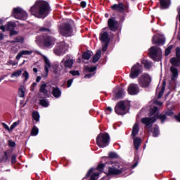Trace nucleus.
<instances>
[{
	"label": "nucleus",
	"instance_id": "nucleus-1",
	"mask_svg": "<svg viewBox=\"0 0 180 180\" xmlns=\"http://www.w3.org/2000/svg\"><path fill=\"white\" fill-rule=\"evenodd\" d=\"M30 12L35 18H46L50 12V6L46 1H37L31 7Z\"/></svg>",
	"mask_w": 180,
	"mask_h": 180
},
{
	"label": "nucleus",
	"instance_id": "nucleus-2",
	"mask_svg": "<svg viewBox=\"0 0 180 180\" xmlns=\"http://www.w3.org/2000/svg\"><path fill=\"white\" fill-rule=\"evenodd\" d=\"M158 110V108L157 107H153L150 109V116H153L154 117H143L141 119V123L146 125L147 129H149V127H151L153 126V124L157 120V118H158V115L155 113H157V111Z\"/></svg>",
	"mask_w": 180,
	"mask_h": 180
},
{
	"label": "nucleus",
	"instance_id": "nucleus-3",
	"mask_svg": "<svg viewBox=\"0 0 180 180\" xmlns=\"http://www.w3.org/2000/svg\"><path fill=\"white\" fill-rule=\"evenodd\" d=\"M105 165H108V174L110 175H119L123 171V169L120 167V164L117 162H110L105 163Z\"/></svg>",
	"mask_w": 180,
	"mask_h": 180
},
{
	"label": "nucleus",
	"instance_id": "nucleus-4",
	"mask_svg": "<svg viewBox=\"0 0 180 180\" xmlns=\"http://www.w3.org/2000/svg\"><path fill=\"white\" fill-rule=\"evenodd\" d=\"M109 134L101 133L96 139L97 146H98L100 148H105V147L109 146Z\"/></svg>",
	"mask_w": 180,
	"mask_h": 180
},
{
	"label": "nucleus",
	"instance_id": "nucleus-5",
	"mask_svg": "<svg viewBox=\"0 0 180 180\" xmlns=\"http://www.w3.org/2000/svg\"><path fill=\"white\" fill-rule=\"evenodd\" d=\"M115 112L117 115H123L129 112L127 108V103L124 101H120L117 103L115 108Z\"/></svg>",
	"mask_w": 180,
	"mask_h": 180
},
{
	"label": "nucleus",
	"instance_id": "nucleus-6",
	"mask_svg": "<svg viewBox=\"0 0 180 180\" xmlns=\"http://www.w3.org/2000/svg\"><path fill=\"white\" fill-rule=\"evenodd\" d=\"M149 56L155 61H160L161 60V56H162V51L159 47L152 46L149 49Z\"/></svg>",
	"mask_w": 180,
	"mask_h": 180
},
{
	"label": "nucleus",
	"instance_id": "nucleus-7",
	"mask_svg": "<svg viewBox=\"0 0 180 180\" xmlns=\"http://www.w3.org/2000/svg\"><path fill=\"white\" fill-rule=\"evenodd\" d=\"M74 63H75V60L72 57L66 56L60 63V66L61 68H68L71 70L72 65H74Z\"/></svg>",
	"mask_w": 180,
	"mask_h": 180
},
{
	"label": "nucleus",
	"instance_id": "nucleus-8",
	"mask_svg": "<svg viewBox=\"0 0 180 180\" xmlns=\"http://www.w3.org/2000/svg\"><path fill=\"white\" fill-rule=\"evenodd\" d=\"M67 50H68V45L65 44V42L61 41L56 44L53 53H55L56 56H61V54H64Z\"/></svg>",
	"mask_w": 180,
	"mask_h": 180
},
{
	"label": "nucleus",
	"instance_id": "nucleus-9",
	"mask_svg": "<svg viewBox=\"0 0 180 180\" xmlns=\"http://www.w3.org/2000/svg\"><path fill=\"white\" fill-rule=\"evenodd\" d=\"M59 32L60 34L68 37L72 35V33L74 32V26L70 23L65 24L60 28Z\"/></svg>",
	"mask_w": 180,
	"mask_h": 180
},
{
	"label": "nucleus",
	"instance_id": "nucleus-10",
	"mask_svg": "<svg viewBox=\"0 0 180 180\" xmlns=\"http://www.w3.org/2000/svg\"><path fill=\"white\" fill-rule=\"evenodd\" d=\"M13 16L15 19H20L21 20H26L27 19V13L22 8L18 7L13 9Z\"/></svg>",
	"mask_w": 180,
	"mask_h": 180
},
{
	"label": "nucleus",
	"instance_id": "nucleus-11",
	"mask_svg": "<svg viewBox=\"0 0 180 180\" xmlns=\"http://www.w3.org/2000/svg\"><path fill=\"white\" fill-rule=\"evenodd\" d=\"M139 84L142 88H147L151 84V77L148 74H143L139 78Z\"/></svg>",
	"mask_w": 180,
	"mask_h": 180
},
{
	"label": "nucleus",
	"instance_id": "nucleus-12",
	"mask_svg": "<svg viewBox=\"0 0 180 180\" xmlns=\"http://www.w3.org/2000/svg\"><path fill=\"white\" fill-rule=\"evenodd\" d=\"M143 72V66L137 63L131 68L130 77L132 79L137 78Z\"/></svg>",
	"mask_w": 180,
	"mask_h": 180
},
{
	"label": "nucleus",
	"instance_id": "nucleus-13",
	"mask_svg": "<svg viewBox=\"0 0 180 180\" xmlns=\"http://www.w3.org/2000/svg\"><path fill=\"white\" fill-rule=\"evenodd\" d=\"M44 61L45 63L44 65V70H45V74L43 75L45 78L47 77V75H49V70L51 68V63H50V60H49V58H47L46 56H43Z\"/></svg>",
	"mask_w": 180,
	"mask_h": 180
},
{
	"label": "nucleus",
	"instance_id": "nucleus-14",
	"mask_svg": "<svg viewBox=\"0 0 180 180\" xmlns=\"http://www.w3.org/2000/svg\"><path fill=\"white\" fill-rule=\"evenodd\" d=\"M128 92L129 95H137V93L139 92V85L136 84H131L128 87Z\"/></svg>",
	"mask_w": 180,
	"mask_h": 180
},
{
	"label": "nucleus",
	"instance_id": "nucleus-15",
	"mask_svg": "<svg viewBox=\"0 0 180 180\" xmlns=\"http://www.w3.org/2000/svg\"><path fill=\"white\" fill-rule=\"evenodd\" d=\"M105 30H106V29H104L101 32L100 34V40L101 43H109L110 40V39L109 38V34L106 32Z\"/></svg>",
	"mask_w": 180,
	"mask_h": 180
},
{
	"label": "nucleus",
	"instance_id": "nucleus-16",
	"mask_svg": "<svg viewBox=\"0 0 180 180\" xmlns=\"http://www.w3.org/2000/svg\"><path fill=\"white\" fill-rule=\"evenodd\" d=\"M15 22H8L5 26H0V30H2V32H6V30L11 32V30H13V29H15Z\"/></svg>",
	"mask_w": 180,
	"mask_h": 180
},
{
	"label": "nucleus",
	"instance_id": "nucleus-17",
	"mask_svg": "<svg viewBox=\"0 0 180 180\" xmlns=\"http://www.w3.org/2000/svg\"><path fill=\"white\" fill-rule=\"evenodd\" d=\"M44 43L46 47H51L54 46V43H56V39L51 37H46L44 38Z\"/></svg>",
	"mask_w": 180,
	"mask_h": 180
},
{
	"label": "nucleus",
	"instance_id": "nucleus-18",
	"mask_svg": "<svg viewBox=\"0 0 180 180\" xmlns=\"http://www.w3.org/2000/svg\"><path fill=\"white\" fill-rule=\"evenodd\" d=\"M108 26L110 30L115 31L117 30V21L115 18H110L108 20Z\"/></svg>",
	"mask_w": 180,
	"mask_h": 180
},
{
	"label": "nucleus",
	"instance_id": "nucleus-19",
	"mask_svg": "<svg viewBox=\"0 0 180 180\" xmlns=\"http://www.w3.org/2000/svg\"><path fill=\"white\" fill-rule=\"evenodd\" d=\"M111 8L113 9V11H118V12H124V9L126 7L123 5V4L120 3L119 4H114L111 6Z\"/></svg>",
	"mask_w": 180,
	"mask_h": 180
},
{
	"label": "nucleus",
	"instance_id": "nucleus-20",
	"mask_svg": "<svg viewBox=\"0 0 180 180\" xmlns=\"http://www.w3.org/2000/svg\"><path fill=\"white\" fill-rule=\"evenodd\" d=\"M51 87L47 84H46V83H42L41 86H40V92H41L42 94H47L48 92H50L51 91Z\"/></svg>",
	"mask_w": 180,
	"mask_h": 180
},
{
	"label": "nucleus",
	"instance_id": "nucleus-21",
	"mask_svg": "<svg viewBox=\"0 0 180 180\" xmlns=\"http://www.w3.org/2000/svg\"><path fill=\"white\" fill-rule=\"evenodd\" d=\"M170 71L172 72V80L175 81L176 78H178V69L175 66H172Z\"/></svg>",
	"mask_w": 180,
	"mask_h": 180
},
{
	"label": "nucleus",
	"instance_id": "nucleus-22",
	"mask_svg": "<svg viewBox=\"0 0 180 180\" xmlns=\"http://www.w3.org/2000/svg\"><path fill=\"white\" fill-rule=\"evenodd\" d=\"M157 36H154L152 39V43L153 44H164L165 43V38L159 39Z\"/></svg>",
	"mask_w": 180,
	"mask_h": 180
},
{
	"label": "nucleus",
	"instance_id": "nucleus-23",
	"mask_svg": "<svg viewBox=\"0 0 180 180\" xmlns=\"http://www.w3.org/2000/svg\"><path fill=\"white\" fill-rule=\"evenodd\" d=\"M30 54H32V51H21L16 56L15 58L16 60H20V58L23 57V56H30Z\"/></svg>",
	"mask_w": 180,
	"mask_h": 180
},
{
	"label": "nucleus",
	"instance_id": "nucleus-24",
	"mask_svg": "<svg viewBox=\"0 0 180 180\" xmlns=\"http://www.w3.org/2000/svg\"><path fill=\"white\" fill-rule=\"evenodd\" d=\"M160 2L162 9H167L171 4V0H160Z\"/></svg>",
	"mask_w": 180,
	"mask_h": 180
},
{
	"label": "nucleus",
	"instance_id": "nucleus-25",
	"mask_svg": "<svg viewBox=\"0 0 180 180\" xmlns=\"http://www.w3.org/2000/svg\"><path fill=\"white\" fill-rule=\"evenodd\" d=\"M170 63L173 67H179L180 65V58H172L170 59Z\"/></svg>",
	"mask_w": 180,
	"mask_h": 180
},
{
	"label": "nucleus",
	"instance_id": "nucleus-26",
	"mask_svg": "<svg viewBox=\"0 0 180 180\" xmlns=\"http://www.w3.org/2000/svg\"><path fill=\"white\" fill-rule=\"evenodd\" d=\"M52 95L55 98H60L61 96V91L60 90V89L57 87L56 88L53 87Z\"/></svg>",
	"mask_w": 180,
	"mask_h": 180
},
{
	"label": "nucleus",
	"instance_id": "nucleus-27",
	"mask_svg": "<svg viewBox=\"0 0 180 180\" xmlns=\"http://www.w3.org/2000/svg\"><path fill=\"white\" fill-rule=\"evenodd\" d=\"M139 124L137 123L134 124L132 129V134L131 137H136L137 134H139Z\"/></svg>",
	"mask_w": 180,
	"mask_h": 180
},
{
	"label": "nucleus",
	"instance_id": "nucleus-28",
	"mask_svg": "<svg viewBox=\"0 0 180 180\" xmlns=\"http://www.w3.org/2000/svg\"><path fill=\"white\" fill-rule=\"evenodd\" d=\"M134 139V145L136 148V150H139V147H140V145L141 144V139L139 137H132Z\"/></svg>",
	"mask_w": 180,
	"mask_h": 180
},
{
	"label": "nucleus",
	"instance_id": "nucleus-29",
	"mask_svg": "<svg viewBox=\"0 0 180 180\" xmlns=\"http://www.w3.org/2000/svg\"><path fill=\"white\" fill-rule=\"evenodd\" d=\"M164 91H165V84H163L161 90H160L159 88L157 89L156 92L158 94V99H161L162 97V95H164Z\"/></svg>",
	"mask_w": 180,
	"mask_h": 180
},
{
	"label": "nucleus",
	"instance_id": "nucleus-30",
	"mask_svg": "<svg viewBox=\"0 0 180 180\" xmlns=\"http://www.w3.org/2000/svg\"><path fill=\"white\" fill-rule=\"evenodd\" d=\"M22 70H18L13 72L11 75V78H14L15 79H18V77L20 75H22Z\"/></svg>",
	"mask_w": 180,
	"mask_h": 180
},
{
	"label": "nucleus",
	"instance_id": "nucleus-31",
	"mask_svg": "<svg viewBox=\"0 0 180 180\" xmlns=\"http://www.w3.org/2000/svg\"><path fill=\"white\" fill-rule=\"evenodd\" d=\"M141 64H143L145 66V68L147 69L151 68V67H153V63L144 59L141 60Z\"/></svg>",
	"mask_w": 180,
	"mask_h": 180
},
{
	"label": "nucleus",
	"instance_id": "nucleus-32",
	"mask_svg": "<svg viewBox=\"0 0 180 180\" xmlns=\"http://www.w3.org/2000/svg\"><path fill=\"white\" fill-rule=\"evenodd\" d=\"M101 54L102 52L101 51V50H98L93 58V63H97V61H98L99 59L101 58Z\"/></svg>",
	"mask_w": 180,
	"mask_h": 180
},
{
	"label": "nucleus",
	"instance_id": "nucleus-33",
	"mask_svg": "<svg viewBox=\"0 0 180 180\" xmlns=\"http://www.w3.org/2000/svg\"><path fill=\"white\" fill-rule=\"evenodd\" d=\"M39 104L41 105V106H43L44 108H49V105H50L49 101L46 99L39 100Z\"/></svg>",
	"mask_w": 180,
	"mask_h": 180
},
{
	"label": "nucleus",
	"instance_id": "nucleus-34",
	"mask_svg": "<svg viewBox=\"0 0 180 180\" xmlns=\"http://www.w3.org/2000/svg\"><path fill=\"white\" fill-rule=\"evenodd\" d=\"M91 54L92 53L91 51L85 52L82 55V58H84V60H89L91 58Z\"/></svg>",
	"mask_w": 180,
	"mask_h": 180
},
{
	"label": "nucleus",
	"instance_id": "nucleus-35",
	"mask_svg": "<svg viewBox=\"0 0 180 180\" xmlns=\"http://www.w3.org/2000/svg\"><path fill=\"white\" fill-rule=\"evenodd\" d=\"M124 95V89H121L119 90V91L117 93L115 98L117 99H119V98H122Z\"/></svg>",
	"mask_w": 180,
	"mask_h": 180
},
{
	"label": "nucleus",
	"instance_id": "nucleus-36",
	"mask_svg": "<svg viewBox=\"0 0 180 180\" xmlns=\"http://www.w3.org/2000/svg\"><path fill=\"white\" fill-rule=\"evenodd\" d=\"M32 117L36 122H39V120H40V115H39V112H32Z\"/></svg>",
	"mask_w": 180,
	"mask_h": 180
},
{
	"label": "nucleus",
	"instance_id": "nucleus-37",
	"mask_svg": "<svg viewBox=\"0 0 180 180\" xmlns=\"http://www.w3.org/2000/svg\"><path fill=\"white\" fill-rule=\"evenodd\" d=\"M85 70L87 71V72H94V71L96 70V67L86 66Z\"/></svg>",
	"mask_w": 180,
	"mask_h": 180
},
{
	"label": "nucleus",
	"instance_id": "nucleus-38",
	"mask_svg": "<svg viewBox=\"0 0 180 180\" xmlns=\"http://www.w3.org/2000/svg\"><path fill=\"white\" fill-rule=\"evenodd\" d=\"M32 136H37L39 134V129L36 127H34L31 131Z\"/></svg>",
	"mask_w": 180,
	"mask_h": 180
},
{
	"label": "nucleus",
	"instance_id": "nucleus-39",
	"mask_svg": "<svg viewBox=\"0 0 180 180\" xmlns=\"http://www.w3.org/2000/svg\"><path fill=\"white\" fill-rule=\"evenodd\" d=\"M18 94H19L20 98H23L25 96V89L23 86H21L19 89Z\"/></svg>",
	"mask_w": 180,
	"mask_h": 180
},
{
	"label": "nucleus",
	"instance_id": "nucleus-40",
	"mask_svg": "<svg viewBox=\"0 0 180 180\" xmlns=\"http://www.w3.org/2000/svg\"><path fill=\"white\" fill-rule=\"evenodd\" d=\"M99 178V173L98 172H95L93 173V174L91 176L90 180H96Z\"/></svg>",
	"mask_w": 180,
	"mask_h": 180
},
{
	"label": "nucleus",
	"instance_id": "nucleus-41",
	"mask_svg": "<svg viewBox=\"0 0 180 180\" xmlns=\"http://www.w3.org/2000/svg\"><path fill=\"white\" fill-rule=\"evenodd\" d=\"M20 123V121H17L13 123V124L10 127L11 131H12L15 127H16L18 125H19Z\"/></svg>",
	"mask_w": 180,
	"mask_h": 180
},
{
	"label": "nucleus",
	"instance_id": "nucleus-42",
	"mask_svg": "<svg viewBox=\"0 0 180 180\" xmlns=\"http://www.w3.org/2000/svg\"><path fill=\"white\" fill-rule=\"evenodd\" d=\"M172 47H174V46L170 45L167 49H166L165 56H169V53H171V50H172Z\"/></svg>",
	"mask_w": 180,
	"mask_h": 180
},
{
	"label": "nucleus",
	"instance_id": "nucleus-43",
	"mask_svg": "<svg viewBox=\"0 0 180 180\" xmlns=\"http://www.w3.org/2000/svg\"><path fill=\"white\" fill-rule=\"evenodd\" d=\"M7 65H13V67H15V65H18V62L10 60L7 62Z\"/></svg>",
	"mask_w": 180,
	"mask_h": 180
},
{
	"label": "nucleus",
	"instance_id": "nucleus-44",
	"mask_svg": "<svg viewBox=\"0 0 180 180\" xmlns=\"http://www.w3.org/2000/svg\"><path fill=\"white\" fill-rule=\"evenodd\" d=\"M22 77L25 78V81H27V79H29V72H27V71H25L22 73Z\"/></svg>",
	"mask_w": 180,
	"mask_h": 180
},
{
	"label": "nucleus",
	"instance_id": "nucleus-45",
	"mask_svg": "<svg viewBox=\"0 0 180 180\" xmlns=\"http://www.w3.org/2000/svg\"><path fill=\"white\" fill-rule=\"evenodd\" d=\"M158 134H160V131L158 127H155L153 131V137H158Z\"/></svg>",
	"mask_w": 180,
	"mask_h": 180
},
{
	"label": "nucleus",
	"instance_id": "nucleus-46",
	"mask_svg": "<svg viewBox=\"0 0 180 180\" xmlns=\"http://www.w3.org/2000/svg\"><path fill=\"white\" fill-rule=\"evenodd\" d=\"M103 44V49H102V51H106V50H108V45L109 44V43H102Z\"/></svg>",
	"mask_w": 180,
	"mask_h": 180
},
{
	"label": "nucleus",
	"instance_id": "nucleus-47",
	"mask_svg": "<svg viewBox=\"0 0 180 180\" xmlns=\"http://www.w3.org/2000/svg\"><path fill=\"white\" fill-rule=\"evenodd\" d=\"M176 58H180V48H176Z\"/></svg>",
	"mask_w": 180,
	"mask_h": 180
},
{
	"label": "nucleus",
	"instance_id": "nucleus-48",
	"mask_svg": "<svg viewBox=\"0 0 180 180\" xmlns=\"http://www.w3.org/2000/svg\"><path fill=\"white\" fill-rule=\"evenodd\" d=\"M70 74H72L73 77H75V75H79V72L78 70H72L70 72Z\"/></svg>",
	"mask_w": 180,
	"mask_h": 180
},
{
	"label": "nucleus",
	"instance_id": "nucleus-49",
	"mask_svg": "<svg viewBox=\"0 0 180 180\" xmlns=\"http://www.w3.org/2000/svg\"><path fill=\"white\" fill-rule=\"evenodd\" d=\"M110 158H117V154L116 153L111 152L109 153Z\"/></svg>",
	"mask_w": 180,
	"mask_h": 180
},
{
	"label": "nucleus",
	"instance_id": "nucleus-50",
	"mask_svg": "<svg viewBox=\"0 0 180 180\" xmlns=\"http://www.w3.org/2000/svg\"><path fill=\"white\" fill-rule=\"evenodd\" d=\"M112 110H113L112 109V108L108 107V108H106V110H105V113H106V115H110V113H112Z\"/></svg>",
	"mask_w": 180,
	"mask_h": 180
},
{
	"label": "nucleus",
	"instance_id": "nucleus-51",
	"mask_svg": "<svg viewBox=\"0 0 180 180\" xmlns=\"http://www.w3.org/2000/svg\"><path fill=\"white\" fill-rule=\"evenodd\" d=\"M104 167H105V165L100 164V165H98L97 169H98V171H102Z\"/></svg>",
	"mask_w": 180,
	"mask_h": 180
},
{
	"label": "nucleus",
	"instance_id": "nucleus-52",
	"mask_svg": "<svg viewBox=\"0 0 180 180\" xmlns=\"http://www.w3.org/2000/svg\"><path fill=\"white\" fill-rule=\"evenodd\" d=\"M160 119L162 122V123H164V121L165 120V119H167V116L164 115H160Z\"/></svg>",
	"mask_w": 180,
	"mask_h": 180
},
{
	"label": "nucleus",
	"instance_id": "nucleus-53",
	"mask_svg": "<svg viewBox=\"0 0 180 180\" xmlns=\"http://www.w3.org/2000/svg\"><path fill=\"white\" fill-rule=\"evenodd\" d=\"M3 126L6 130H8V131H12L11 130V127L9 128V126H8V124L3 123Z\"/></svg>",
	"mask_w": 180,
	"mask_h": 180
},
{
	"label": "nucleus",
	"instance_id": "nucleus-54",
	"mask_svg": "<svg viewBox=\"0 0 180 180\" xmlns=\"http://www.w3.org/2000/svg\"><path fill=\"white\" fill-rule=\"evenodd\" d=\"M11 162L13 164H15V162H16V155H13L11 157Z\"/></svg>",
	"mask_w": 180,
	"mask_h": 180
},
{
	"label": "nucleus",
	"instance_id": "nucleus-55",
	"mask_svg": "<svg viewBox=\"0 0 180 180\" xmlns=\"http://www.w3.org/2000/svg\"><path fill=\"white\" fill-rule=\"evenodd\" d=\"M2 161L4 162H6L8 161V155L6 153H5L4 155L3 156Z\"/></svg>",
	"mask_w": 180,
	"mask_h": 180
},
{
	"label": "nucleus",
	"instance_id": "nucleus-56",
	"mask_svg": "<svg viewBox=\"0 0 180 180\" xmlns=\"http://www.w3.org/2000/svg\"><path fill=\"white\" fill-rule=\"evenodd\" d=\"M92 172H94V168H91L89 170V172H87L86 177L88 178V176H89V175H91V174H92Z\"/></svg>",
	"mask_w": 180,
	"mask_h": 180
},
{
	"label": "nucleus",
	"instance_id": "nucleus-57",
	"mask_svg": "<svg viewBox=\"0 0 180 180\" xmlns=\"http://www.w3.org/2000/svg\"><path fill=\"white\" fill-rule=\"evenodd\" d=\"M72 82H73L72 79H70L68 81V88H70V86H71V85L72 84Z\"/></svg>",
	"mask_w": 180,
	"mask_h": 180
},
{
	"label": "nucleus",
	"instance_id": "nucleus-58",
	"mask_svg": "<svg viewBox=\"0 0 180 180\" xmlns=\"http://www.w3.org/2000/svg\"><path fill=\"white\" fill-rule=\"evenodd\" d=\"M154 104L155 105H158L159 106H162V102L160 101H154Z\"/></svg>",
	"mask_w": 180,
	"mask_h": 180
},
{
	"label": "nucleus",
	"instance_id": "nucleus-59",
	"mask_svg": "<svg viewBox=\"0 0 180 180\" xmlns=\"http://www.w3.org/2000/svg\"><path fill=\"white\" fill-rule=\"evenodd\" d=\"M10 34H11V36H13V34H18V32H16V31H15L13 30H11L10 31Z\"/></svg>",
	"mask_w": 180,
	"mask_h": 180
},
{
	"label": "nucleus",
	"instance_id": "nucleus-60",
	"mask_svg": "<svg viewBox=\"0 0 180 180\" xmlns=\"http://www.w3.org/2000/svg\"><path fill=\"white\" fill-rule=\"evenodd\" d=\"M80 6H81L82 8H85V6H86V2H85V1H82V2L80 3Z\"/></svg>",
	"mask_w": 180,
	"mask_h": 180
},
{
	"label": "nucleus",
	"instance_id": "nucleus-61",
	"mask_svg": "<svg viewBox=\"0 0 180 180\" xmlns=\"http://www.w3.org/2000/svg\"><path fill=\"white\" fill-rule=\"evenodd\" d=\"M36 85H37V83L36 82L32 83L31 86V91H34V86H36Z\"/></svg>",
	"mask_w": 180,
	"mask_h": 180
},
{
	"label": "nucleus",
	"instance_id": "nucleus-62",
	"mask_svg": "<svg viewBox=\"0 0 180 180\" xmlns=\"http://www.w3.org/2000/svg\"><path fill=\"white\" fill-rule=\"evenodd\" d=\"M91 77H94V74L86 75L84 78H91Z\"/></svg>",
	"mask_w": 180,
	"mask_h": 180
},
{
	"label": "nucleus",
	"instance_id": "nucleus-63",
	"mask_svg": "<svg viewBox=\"0 0 180 180\" xmlns=\"http://www.w3.org/2000/svg\"><path fill=\"white\" fill-rule=\"evenodd\" d=\"M8 145L10 146V147H15V142L10 141L8 143Z\"/></svg>",
	"mask_w": 180,
	"mask_h": 180
},
{
	"label": "nucleus",
	"instance_id": "nucleus-64",
	"mask_svg": "<svg viewBox=\"0 0 180 180\" xmlns=\"http://www.w3.org/2000/svg\"><path fill=\"white\" fill-rule=\"evenodd\" d=\"M175 119L180 122V113L175 116Z\"/></svg>",
	"mask_w": 180,
	"mask_h": 180
}]
</instances>
